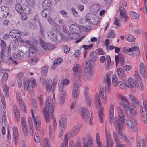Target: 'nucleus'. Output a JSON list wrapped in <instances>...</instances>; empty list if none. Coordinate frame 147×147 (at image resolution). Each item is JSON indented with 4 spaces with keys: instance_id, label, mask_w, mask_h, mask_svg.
Returning <instances> with one entry per match:
<instances>
[{
    "instance_id": "obj_7",
    "label": "nucleus",
    "mask_w": 147,
    "mask_h": 147,
    "mask_svg": "<svg viewBox=\"0 0 147 147\" xmlns=\"http://www.w3.org/2000/svg\"><path fill=\"white\" fill-rule=\"evenodd\" d=\"M24 90L26 91L31 92L32 89L36 86L35 80L34 79L30 80L24 79L23 81Z\"/></svg>"
},
{
    "instance_id": "obj_18",
    "label": "nucleus",
    "mask_w": 147,
    "mask_h": 147,
    "mask_svg": "<svg viewBox=\"0 0 147 147\" xmlns=\"http://www.w3.org/2000/svg\"><path fill=\"white\" fill-rule=\"evenodd\" d=\"M126 124L132 131L136 132L137 131V127L136 126L133 125L131 121L126 119Z\"/></svg>"
},
{
    "instance_id": "obj_2",
    "label": "nucleus",
    "mask_w": 147,
    "mask_h": 147,
    "mask_svg": "<svg viewBox=\"0 0 147 147\" xmlns=\"http://www.w3.org/2000/svg\"><path fill=\"white\" fill-rule=\"evenodd\" d=\"M53 98L51 99L50 96H48L44 108L43 110L45 121L47 122L49 121L50 118L53 117V113L54 111V104L55 103V94L53 93Z\"/></svg>"
},
{
    "instance_id": "obj_40",
    "label": "nucleus",
    "mask_w": 147,
    "mask_h": 147,
    "mask_svg": "<svg viewBox=\"0 0 147 147\" xmlns=\"http://www.w3.org/2000/svg\"><path fill=\"white\" fill-rule=\"evenodd\" d=\"M59 90L60 92V95H61V96H62L63 95H65V90L63 85L61 84V82L60 85L59 86Z\"/></svg>"
},
{
    "instance_id": "obj_14",
    "label": "nucleus",
    "mask_w": 147,
    "mask_h": 147,
    "mask_svg": "<svg viewBox=\"0 0 147 147\" xmlns=\"http://www.w3.org/2000/svg\"><path fill=\"white\" fill-rule=\"evenodd\" d=\"M69 28L72 32L76 34L80 33L82 31L79 26L75 24L71 25Z\"/></svg>"
},
{
    "instance_id": "obj_24",
    "label": "nucleus",
    "mask_w": 147,
    "mask_h": 147,
    "mask_svg": "<svg viewBox=\"0 0 147 147\" xmlns=\"http://www.w3.org/2000/svg\"><path fill=\"white\" fill-rule=\"evenodd\" d=\"M117 72L119 77L122 80H125L126 77L123 69L121 68H119L117 70Z\"/></svg>"
},
{
    "instance_id": "obj_27",
    "label": "nucleus",
    "mask_w": 147,
    "mask_h": 147,
    "mask_svg": "<svg viewBox=\"0 0 147 147\" xmlns=\"http://www.w3.org/2000/svg\"><path fill=\"white\" fill-rule=\"evenodd\" d=\"M87 142L84 144V147H89L93 143V140L92 136L90 134L87 135Z\"/></svg>"
},
{
    "instance_id": "obj_43",
    "label": "nucleus",
    "mask_w": 147,
    "mask_h": 147,
    "mask_svg": "<svg viewBox=\"0 0 147 147\" xmlns=\"http://www.w3.org/2000/svg\"><path fill=\"white\" fill-rule=\"evenodd\" d=\"M72 94L73 98L74 99L77 98L79 96L78 90L76 89H73Z\"/></svg>"
},
{
    "instance_id": "obj_53",
    "label": "nucleus",
    "mask_w": 147,
    "mask_h": 147,
    "mask_svg": "<svg viewBox=\"0 0 147 147\" xmlns=\"http://www.w3.org/2000/svg\"><path fill=\"white\" fill-rule=\"evenodd\" d=\"M128 112L129 113H131L132 114L134 115H136L137 114V111H136V109H129L128 111Z\"/></svg>"
},
{
    "instance_id": "obj_32",
    "label": "nucleus",
    "mask_w": 147,
    "mask_h": 147,
    "mask_svg": "<svg viewBox=\"0 0 147 147\" xmlns=\"http://www.w3.org/2000/svg\"><path fill=\"white\" fill-rule=\"evenodd\" d=\"M15 8L17 12L20 14H21L23 12L22 8L20 4H16Z\"/></svg>"
},
{
    "instance_id": "obj_37",
    "label": "nucleus",
    "mask_w": 147,
    "mask_h": 147,
    "mask_svg": "<svg viewBox=\"0 0 147 147\" xmlns=\"http://www.w3.org/2000/svg\"><path fill=\"white\" fill-rule=\"evenodd\" d=\"M117 85L121 89H126L127 88V86L126 83L123 82L119 81V82H117Z\"/></svg>"
},
{
    "instance_id": "obj_38",
    "label": "nucleus",
    "mask_w": 147,
    "mask_h": 147,
    "mask_svg": "<svg viewBox=\"0 0 147 147\" xmlns=\"http://www.w3.org/2000/svg\"><path fill=\"white\" fill-rule=\"evenodd\" d=\"M94 18H92V19L91 20V21L90 23V25L96 24L99 22L98 17L95 15H94Z\"/></svg>"
},
{
    "instance_id": "obj_13",
    "label": "nucleus",
    "mask_w": 147,
    "mask_h": 147,
    "mask_svg": "<svg viewBox=\"0 0 147 147\" xmlns=\"http://www.w3.org/2000/svg\"><path fill=\"white\" fill-rule=\"evenodd\" d=\"M121 100L122 105L125 109L126 113H127L128 110L130 109L131 106L125 98L122 96L121 97Z\"/></svg>"
},
{
    "instance_id": "obj_28",
    "label": "nucleus",
    "mask_w": 147,
    "mask_h": 147,
    "mask_svg": "<svg viewBox=\"0 0 147 147\" xmlns=\"http://www.w3.org/2000/svg\"><path fill=\"white\" fill-rule=\"evenodd\" d=\"M88 91L85 90L84 92V95L86 98V105L88 107H90L91 104V100L89 96L88 95Z\"/></svg>"
},
{
    "instance_id": "obj_25",
    "label": "nucleus",
    "mask_w": 147,
    "mask_h": 147,
    "mask_svg": "<svg viewBox=\"0 0 147 147\" xmlns=\"http://www.w3.org/2000/svg\"><path fill=\"white\" fill-rule=\"evenodd\" d=\"M126 84L127 86V88H129L131 89L134 88L136 85L133 79L130 77L128 78Z\"/></svg>"
},
{
    "instance_id": "obj_60",
    "label": "nucleus",
    "mask_w": 147,
    "mask_h": 147,
    "mask_svg": "<svg viewBox=\"0 0 147 147\" xmlns=\"http://www.w3.org/2000/svg\"><path fill=\"white\" fill-rule=\"evenodd\" d=\"M60 13L62 15L63 17L65 18H67L68 17L67 13L65 10H61L60 11Z\"/></svg>"
},
{
    "instance_id": "obj_39",
    "label": "nucleus",
    "mask_w": 147,
    "mask_h": 147,
    "mask_svg": "<svg viewBox=\"0 0 147 147\" xmlns=\"http://www.w3.org/2000/svg\"><path fill=\"white\" fill-rule=\"evenodd\" d=\"M3 91L6 96H8L9 94V89L8 86L6 84L3 85Z\"/></svg>"
},
{
    "instance_id": "obj_51",
    "label": "nucleus",
    "mask_w": 147,
    "mask_h": 147,
    "mask_svg": "<svg viewBox=\"0 0 147 147\" xmlns=\"http://www.w3.org/2000/svg\"><path fill=\"white\" fill-rule=\"evenodd\" d=\"M107 36L109 38H112L115 37V35L113 31L111 30L107 34Z\"/></svg>"
},
{
    "instance_id": "obj_31",
    "label": "nucleus",
    "mask_w": 147,
    "mask_h": 147,
    "mask_svg": "<svg viewBox=\"0 0 147 147\" xmlns=\"http://www.w3.org/2000/svg\"><path fill=\"white\" fill-rule=\"evenodd\" d=\"M106 59L107 61L106 63H105V68L106 69L108 70L109 69L111 61L110 57L109 55H108L106 56Z\"/></svg>"
},
{
    "instance_id": "obj_36",
    "label": "nucleus",
    "mask_w": 147,
    "mask_h": 147,
    "mask_svg": "<svg viewBox=\"0 0 147 147\" xmlns=\"http://www.w3.org/2000/svg\"><path fill=\"white\" fill-rule=\"evenodd\" d=\"M51 2L49 0H44L43 3V6L46 8H49L51 7Z\"/></svg>"
},
{
    "instance_id": "obj_52",
    "label": "nucleus",
    "mask_w": 147,
    "mask_h": 147,
    "mask_svg": "<svg viewBox=\"0 0 147 147\" xmlns=\"http://www.w3.org/2000/svg\"><path fill=\"white\" fill-rule=\"evenodd\" d=\"M121 15L122 16L123 20H124V22H127L128 20L129 17L126 13H121Z\"/></svg>"
},
{
    "instance_id": "obj_19",
    "label": "nucleus",
    "mask_w": 147,
    "mask_h": 147,
    "mask_svg": "<svg viewBox=\"0 0 147 147\" xmlns=\"http://www.w3.org/2000/svg\"><path fill=\"white\" fill-rule=\"evenodd\" d=\"M145 111H143V109H141V112L142 113V119L143 121L145 123H147V105L145 104L144 105Z\"/></svg>"
},
{
    "instance_id": "obj_16",
    "label": "nucleus",
    "mask_w": 147,
    "mask_h": 147,
    "mask_svg": "<svg viewBox=\"0 0 147 147\" xmlns=\"http://www.w3.org/2000/svg\"><path fill=\"white\" fill-rule=\"evenodd\" d=\"M81 126L80 125H76L75 126L69 133L71 136L73 137L76 135L79 132Z\"/></svg>"
},
{
    "instance_id": "obj_23",
    "label": "nucleus",
    "mask_w": 147,
    "mask_h": 147,
    "mask_svg": "<svg viewBox=\"0 0 147 147\" xmlns=\"http://www.w3.org/2000/svg\"><path fill=\"white\" fill-rule=\"evenodd\" d=\"M59 122L61 128H63V129L65 128L66 126L67 121L65 116L61 117Z\"/></svg>"
},
{
    "instance_id": "obj_55",
    "label": "nucleus",
    "mask_w": 147,
    "mask_h": 147,
    "mask_svg": "<svg viewBox=\"0 0 147 147\" xmlns=\"http://www.w3.org/2000/svg\"><path fill=\"white\" fill-rule=\"evenodd\" d=\"M1 101L2 102V103H3V109L4 110H5L6 108V102L5 100V98L3 96V95H2L1 94Z\"/></svg>"
},
{
    "instance_id": "obj_26",
    "label": "nucleus",
    "mask_w": 147,
    "mask_h": 147,
    "mask_svg": "<svg viewBox=\"0 0 147 147\" xmlns=\"http://www.w3.org/2000/svg\"><path fill=\"white\" fill-rule=\"evenodd\" d=\"M22 32L21 31L16 30L13 29L10 32L9 35L12 38H17L16 34H20Z\"/></svg>"
},
{
    "instance_id": "obj_56",
    "label": "nucleus",
    "mask_w": 147,
    "mask_h": 147,
    "mask_svg": "<svg viewBox=\"0 0 147 147\" xmlns=\"http://www.w3.org/2000/svg\"><path fill=\"white\" fill-rule=\"evenodd\" d=\"M42 145H43L44 147H49L50 144L48 143V139L47 138H45L42 143Z\"/></svg>"
},
{
    "instance_id": "obj_12",
    "label": "nucleus",
    "mask_w": 147,
    "mask_h": 147,
    "mask_svg": "<svg viewBox=\"0 0 147 147\" xmlns=\"http://www.w3.org/2000/svg\"><path fill=\"white\" fill-rule=\"evenodd\" d=\"M9 13V9L6 6H3L0 8V17L4 18L6 17Z\"/></svg>"
},
{
    "instance_id": "obj_42",
    "label": "nucleus",
    "mask_w": 147,
    "mask_h": 147,
    "mask_svg": "<svg viewBox=\"0 0 147 147\" xmlns=\"http://www.w3.org/2000/svg\"><path fill=\"white\" fill-rule=\"evenodd\" d=\"M94 15L90 13L87 14L86 16L87 21H88L89 24H90L91 20L92 19V18H94Z\"/></svg>"
},
{
    "instance_id": "obj_4",
    "label": "nucleus",
    "mask_w": 147,
    "mask_h": 147,
    "mask_svg": "<svg viewBox=\"0 0 147 147\" xmlns=\"http://www.w3.org/2000/svg\"><path fill=\"white\" fill-rule=\"evenodd\" d=\"M32 118L34 121V125L36 130L38 131L40 129L41 121L39 117L37 115L38 108L36 105H34L31 110Z\"/></svg>"
},
{
    "instance_id": "obj_8",
    "label": "nucleus",
    "mask_w": 147,
    "mask_h": 147,
    "mask_svg": "<svg viewBox=\"0 0 147 147\" xmlns=\"http://www.w3.org/2000/svg\"><path fill=\"white\" fill-rule=\"evenodd\" d=\"M122 51L123 53L129 55H132V53L136 55H138L139 54L140 52L139 48L137 46H134L129 49L126 47L122 49Z\"/></svg>"
},
{
    "instance_id": "obj_58",
    "label": "nucleus",
    "mask_w": 147,
    "mask_h": 147,
    "mask_svg": "<svg viewBox=\"0 0 147 147\" xmlns=\"http://www.w3.org/2000/svg\"><path fill=\"white\" fill-rule=\"evenodd\" d=\"M130 14L131 16L133 17L134 19H138L139 17V15L135 12L131 11L130 12Z\"/></svg>"
},
{
    "instance_id": "obj_30",
    "label": "nucleus",
    "mask_w": 147,
    "mask_h": 147,
    "mask_svg": "<svg viewBox=\"0 0 147 147\" xmlns=\"http://www.w3.org/2000/svg\"><path fill=\"white\" fill-rule=\"evenodd\" d=\"M24 53L22 51H20L18 53H14L13 55L14 58L18 60H22L24 57Z\"/></svg>"
},
{
    "instance_id": "obj_45",
    "label": "nucleus",
    "mask_w": 147,
    "mask_h": 147,
    "mask_svg": "<svg viewBox=\"0 0 147 147\" xmlns=\"http://www.w3.org/2000/svg\"><path fill=\"white\" fill-rule=\"evenodd\" d=\"M19 103L20 105V108L22 110H24L25 113H27V111L26 110V107L24 103V102L22 100L19 101Z\"/></svg>"
},
{
    "instance_id": "obj_63",
    "label": "nucleus",
    "mask_w": 147,
    "mask_h": 147,
    "mask_svg": "<svg viewBox=\"0 0 147 147\" xmlns=\"http://www.w3.org/2000/svg\"><path fill=\"white\" fill-rule=\"evenodd\" d=\"M0 45L1 46L2 49L6 47V44L3 40H0Z\"/></svg>"
},
{
    "instance_id": "obj_15",
    "label": "nucleus",
    "mask_w": 147,
    "mask_h": 147,
    "mask_svg": "<svg viewBox=\"0 0 147 147\" xmlns=\"http://www.w3.org/2000/svg\"><path fill=\"white\" fill-rule=\"evenodd\" d=\"M139 70L144 78L146 77V71L144 64L143 62H140L139 64Z\"/></svg>"
},
{
    "instance_id": "obj_48",
    "label": "nucleus",
    "mask_w": 147,
    "mask_h": 147,
    "mask_svg": "<svg viewBox=\"0 0 147 147\" xmlns=\"http://www.w3.org/2000/svg\"><path fill=\"white\" fill-rule=\"evenodd\" d=\"M67 134H65L64 136V143L62 144L61 147H65L68 144V139L67 138Z\"/></svg>"
},
{
    "instance_id": "obj_62",
    "label": "nucleus",
    "mask_w": 147,
    "mask_h": 147,
    "mask_svg": "<svg viewBox=\"0 0 147 147\" xmlns=\"http://www.w3.org/2000/svg\"><path fill=\"white\" fill-rule=\"evenodd\" d=\"M97 55L98 54L99 55H102L104 54V52L103 50L101 48H98V49L96 50V52Z\"/></svg>"
},
{
    "instance_id": "obj_44",
    "label": "nucleus",
    "mask_w": 147,
    "mask_h": 147,
    "mask_svg": "<svg viewBox=\"0 0 147 147\" xmlns=\"http://www.w3.org/2000/svg\"><path fill=\"white\" fill-rule=\"evenodd\" d=\"M62 61V59L61 58H59L57 59H56L54 60L53 62V64L55 65H59Z\"/></svg>"
},
{
    "instance_id": "obj_34",
    "label": "nucleus",
    "mask_w": 147,
    "mask_h": 147,
    "mask_svg": "<svg viewBox=\"0 0 147 147\" xmlns=\"http://www.w3.org/2000/svg\"><path fill=\"white\" fill-rule=\"evenodd\" d=\"M125 39L127 41L130 42H133L135 40L134 37L132 35L129 34L126 35Z\"/></svg>"
},
{
    "instance_id": "obj_54",
    "label": "nucleus",
    "mask_w": 147,
    "mask_h": 147,
    "mask_svg": "<svg viewBox=\"0 0 147 147\" xmlns=\"http://www.w3.org/2000/svg\"><path fill=\"white\" fill-rule=\"evenodd\" d=\"M106 142L107 145H108L109 144H110L111 142V139L110 137V136L109 134H106Z\"/></svg>"
},
{
    "instance_id": "obj_50",
    "label": "nucleus",
    "mask_w": 147,
    "mask_h": 147,
    "mask_svg": "<svg viewBox=\"0 0 147 147\" xmlns=\"http://www.w3.org/2000/svg\"><path fill=\"white\" fill-rule=\"evenodd\" d=\"M117 78L116 75H113L112 76V82L115 83L114 84H113V85L114 86L117 85V82H119L117 81Z\"/></svg>"
},
{
    "instance_id": "obj_21",
    "label": "nucleus",
    "mask_w": 147,
    "mask_h": 147,
    "mask_svg": "<svg viewBox=\"0 0 147 147\" xmlns=\"http://www.w3.org/2000/svg\"><path fill=\"white\" fill-rule=\"evenodd\" d=\"M11 49L9 47H7L2 49L1 52L2 57H4L8 56L11 53Z\"/></svg>"
},
{
    "instance_id": "obj_41",
    "label": "nucleus",
    "mask_w": 147,
    "mask_h": 147,
    "mask_svg": "<svg viewBox=\"0 0 147 147\" xmlns=\"http://www.w3.org/2000/svg\"><path fill=\"white\" fill-rule=\"evenodd\" d=\"M93 47V45L91 44L89 45H83L82 47L84 49V54H86L87 49H90L92 48Z\"/></svg>"
},
{
    "instance_id": "obj_6",
    "label": "nucleus",
    "mask_w": 147,
    "mask_h": 147,
    "mask_svg": "<svg viewBox=\"0 0 147 147\" xmlns=\"http://www.w3.org/2000/svg\"><path fill=\"white\" fill-rule=\"evenodd\" d=\"M49 38L53 42H55L60 41L63 39L62 35L59 33H57L53 31H49L47 32Z\"/></svg>"
},
{
    "instance_id": "obj_59",
    "label": "nucleus",
    "mask_w": 147,
    "mask_h": 147,
    "mask_svg": "<svg viewBox=\"0 0 147 147\" xmlns=\"http://www.w3.org/2000/svg\"><path fill=\"white\" fill-rule=\"evenodd\" d=\"M29 132L31 135L33 134V130L32 128L33 127V123L31 122V123L29 124Z\"/></svg>"
},
{
    "instance_id": "obj_61",
    "label": "nucleus",
    "mask_w": 147,
    "mask_h": 147,
    "mask_svg": "<svg viewBox=\"0 0 147 147\" xmlns=\"http://www.w3.org/2000/svg\"><path fill=\"white\" fill-rule=\"evenodd\" d=\"M34 21H35L36 22H38L39 23L40 28L41 27V25L40 23L39 17L38 15H35L34 17Z\"/></svg>"
},
{
    "instance_id": "obj_9",
    "label": "nucleus",
    "mask_w": 147,
    "mask_h": 147,
    "mask_svg": "<svg viewBox=\"0 0 147 147\" xmlns=\"http://www.w3.org/2000/svg\"><path fill=\"white\" fill-rule=\"evenodd\" d=\"M80 67V64H76L74 65L73 68L74 75V79L76 81H80V75L79 70Z\"/></svg>"
},
{
    "instance_id": "obj_49",
    "label": "nucleus",
    "mask_w": 147,
    "mask_h": 147,
    "mask_svg": "<svg viewBox=\"0 0 147 147\" xmlns=\"http://www.w3.org/2000/svg\"><path fill=\"white\" fill-rule=\"evenodd\" d=\"M25 2L29 6L33 7L35 5L34 0H25Z\"/></svg>"
},
{
    "instance_id": "obj_17",
    "label": "nucleus",
    "mask_w": 147,
    "mask_h": 147,
    "mask_svg": "<svg viewBox=\"0 0 147 147\" xmlns=\"http://www.w3.org/2000/svg\"><path fill=\"white\" fill-rule=\"evenodd\" d=\"M40 44L44 50H51L54 48V45L51 43H47L41 41Z\"/></svg>"
},
{
    "instance_id": "obj_20",
    "label": "nucleus",
    "mask_w": 147,
    "mask_h": 147,
    "mask_svg": "<svg viewBox=\"0 0 147 147\" xmlns=\"http://www.w3.org/2000/svg\"><path fill=\"white\" fill-rule=\"evenodd\" d=\"M13 140L15 144H16L18 142L19 135L18 129L16 127L14 126L13 128Z\"/></svg>"
},
{
    "instance_id": "obj_10",
    "label": "nucleus",
    "mask_w": 147,
    "mask_h": 147,
    "mask_svg": "<svg viewBox=\"0 0 147 147\" xmlns=\"http://www.w3.org/2000/svg\"><path fill=\"white\" fill-rule=\"evenodd\" d=\"M56 84V82L53 83L51 79H47L45 83L47 91L49 92L51 89H52V91L53 93Z\"/></svg>"
},
{
    "instance_id": "obj_1",
    "label": "nucleus",
    "mask_w": 147,
    "mask_h": 147,
    "mask_svg": "<svg viewBox=\"0 0 147 147\" xmlns=\"http://www.w3.org/2000/svg\"><path fill=\"white\" fill-rule=\"evenodd\" d=\"M17 39L21 43H25L30 47L29 48V54L28 57L30 58V59L29 61V63L32 65L35 64L38 60L39 58L38 57L31 55L33 54L34 52L37 51L38 41H33L32 43L30 41L24 40L19 36L17 38Z\"/></svg>"
},
{
    "instance_id": "obj_46",
    "label": "nucleus",
    "mask_w": 147,
    "mask_h": 147,
    "mask_svg": "<svg viewBox=\"0 0 147 147\" xmlns=\"http://www.w3.org/2000/svg\"><path fill=\"white\" fill-rule=\"evenodd\" d=\"M117 111L118 113L119 116H122L125 115L124 111L123 109L119 106L117 108Z\"/></svg>"
},
{
    "instance_id": "obj_22",
    "label": "nucleus",
    "mask_w": 147,
    "mask_h": 147,
    "mask_svg": "<svg viewBox=\"0 0 147 147\" xmlns=\"http://www.w3.org/2000/svg\"><path fill=\"white\" fill-rule=\"evenodd\" d=\"M114 118V108L113 104H111L109 108V119L110 123L112 124L113 122V119Z\"/></svg>"
},
{
    "instance_id": "obj_3",
    "label": "nucleus",
    "mask_w": 147,
    "mask_h": 147,
    "mask_svg": "<svg viewBox=\"0 0 147 147\" xmlns=\"http://www.w3.org/2000/svg\"><path fill=\"white\" fill-rule=\"evenodd\" d=\"M105 89L104 88H101L100 91L99 95H96L94 96V100L96 105L99 107V109L98 111V116L100 120V122L101 123H103L102 117L104 116L103 113V107H101V100L103 102L106 103V98L105 96V94L104 92Z\"/></svg>"
},
{
    "instance_id": "obj_35",
    "label": "nucleus",
    "mask_w": 147,
    "mask_h": 147,
    "mask_svg": "<svg viewBox=\"0 0 147 147\" xmlns=\"http://www.w3.org/2000/svg\"><path fill=\"white\" fill-rule=\"evenodd\" d=\"M110 74L109 73H108L107 74L105 78L104 79V81L105 82H107V85L108 87L109 86L111 85V80L110 77Z\"/></svg>"
},
{
    "instance_id": "obj_11",
    "label": "nucleus",
    "mask_w": 147,
    "mask_h": 147,
    "mask_svg": "<svg viewBox=\"0 0 147 147\" xmlns=\"http://www.w3.org/2000/svg\"><path fill=\"white\" fill-rule=\"evenodd\" d=\"M80 114L82 118L85 121H87L89 120L90 113L87 108H82L81 109Z\"/></svg>"
},
{
    "instance_id": "obj_57",
    "label": "nucleus",
    "mask_w": 147,
    "mask_h": 147,
    "mask_svg": "<svg viewBox=\"0 0 147 147\" xmlns=\"http://www.w3.org/2000/svg\"><path fill=\"white\" fill-rule=\"evenodd\" d=\"M138 145H140V144H145V142L144 140L140 136H139L138 138Z\"/></svg>"
},
{
    "instance_id": "obj_33",
    "label": "nucleus",
    "mask_w": 147,
    "mask_h": 147,
    "mask_svg": "<svg viewBox=\"0 0 147 147\" xmlns=\"http://www.w3.org/2000/svg\"><path fill=\"white\" fill-rule=\"evenodd\" d=\"M41 14L43 17L46 19L49 18L50 17L49 12L47 9L43 10L41 13Z\"/></svg>"
},
{
    "instance_id": "obj_5",
    "label": "nucleus",
    "mask_w": 147,
    "mask_h": 147,
    "mask_svg": "<svg viewBox=\"0 0 147 147\" xmlns=\"http://www.w3.org/2000/svg\"><path fill=\"white\" fill-rule=\"evenodd\" d=\"M114 125L116 129H118V132L119 135L120 136V138L126 143L129 144H131V143L130 140L121 131V127L119 119L117 117L115 119Z\"/></svg>"
},
{
    "instance_id": "obj_64",
    "label": "nucleus",
    "mask_w": 147,
    "mask_h": 147,
    "mask_svg": "<svg viewBox=\"0 0 147 147\" xmlns=\"http://www.w3.org/2000/svg\"><path fill=\"white\" fill-rule=\"evenodd\" d=\"M65 95H63L62 96H61V95H60V100L59 101V102L61 104H63L65 102Z\"/></svg>"
},
{
    "instance_id": "obj_29",
    "label": "nucleus",
    "mask_w": 147,
    "mask_h": 147,
    "mask_svg": "<svg viewBox=\"0 0 147 147\" xmlns=\"http://www.w3.org/2000/svg\"><path fill=\"white\" fill-rule=\"evenodd\" d=\"M97 59V55L96 53L93 51L90 53L89 58L90 61L94 62L96 61Z\"/></svg>"
},
{
    "instance_id": "obj_47",
    "label": "nucleus",
    "mask_w": 147,
    "mask_h": 147,
    "mask_svg": "<svg viewBox=\"0 0 147 147\" xmlns=\"http://www.w3.org/2000/svg\"><path fill=\"white\" fill-rule=\"evenodd\" d=\"M113 135L114 138V140L117 144L121 142L119 139L117 135L115 132H113Z\"/></svg>"
}]
</instances>
